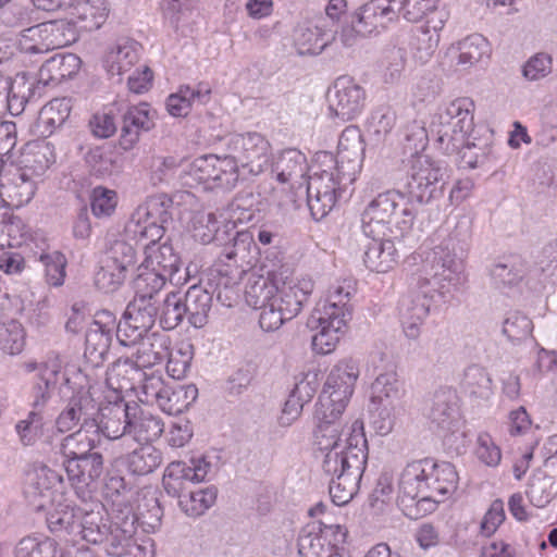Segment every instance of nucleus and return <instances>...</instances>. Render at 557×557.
Returning a JSON list of instances; mask_svg holds the SVG:
<instances>
[{
  "mask_svg": "<svg viewBox=\"0 0 557 557\" xmlns=\"http://www.w3.org/2000/svg\"><path fill=\"white\" fill-rule=\"evenodd\" d=\"M159 320V305L156 299L134 297L127 305L123 319L116 325V337L123 344L127 345L125 338L134 335V339L141 337L148 333Z\"/></svg>",
  "mask_w": 557,
  "mask_h": 557,
  "instance_id": "f8f14e48",
  "label": "nucleus"
},
{
  "mask_svg": "<svg viewBox=\"0 0 557 557\" xmlns=\"http://www.w3.org/2000/svg\"><path fill=\"white\" fill-rule=\"evenodd\" d=\"M463 387L471 396L487 399L492 394V380L484 368L472 364L465 371Z\"/></svg>",
  "mask_w": 557,
  "mask_h": 557,
  "instance_id": "5fc2aeb1",
  "label": "nucleus"
},
{
  "mask_svg": "<svg viewBox=\"0 0 557 557\" xmlns=\"http://www.w3.org/2000/svg\"><path fill=\"white\" fill-rule=\"evenodd\" d=\"M426 418L431 428L438 432H450L458 422V395L450 387L436 389L426 406Z\"/></svg>",
  "mask_w": 557,
  "mask_h": 557,
  "instance_id": "a211bd4d",
  "label": "nucleus"
},
{
  "mask_svg": "<svg viewBox=\"0 0 557 557\" xmlns=\"http://www.w3.org/2000/svg\"><path fill=\"white\" fill-rule=\"evenodd\" d=\"M363 262L366 267L376 273H386L397 264V249L388 235H364Z\"/></svg>",
  "mask_w": 557,
  "mask_h": 557,
  "instance_id": "4be33fe9",
  "label": "nucleus"
},
{
  "mask_svg": "<svg viewBox=\"0 0 557 557\" xmlns=\"http://www.w3.org/2000/svg\"><path fill=\"white\" fill-rule=\"evenodd\" d=\"M527 495L534 506L544 507L557 495V479L537 472L530 480Z\"/></svg>",
  "mask_w": 557,
  "mask_h": 557,
  "instance_id": "603ef678",
  "label": "nucleus"
},
{
  "mask_svg": "<svg viewBox=\"0 0 557 557\" xmlns=\"http://www.w3.org/2000/svg\"><path fill=\"white\" fill-rule=\"evenodd\" d=\"M138 516L129 504L113 500L109 527L135 534Z\"/></svg>",
  "mask_w": 557,
  "mask_h": 557,
  "instance_id": "338daca9",
  "label": "nucleus"
},
{
  "mask_svg": "<svg viewBox=\"0 0 557 557\" xmlns=\"http://www.w3.org/2000/svg\"><path fill=\"white\" fill-rule=\"evenodd\" d=\"M84 159L90 173L97 177L110 176L121 168L113 150L106 145L90 148Z\"/></svg>",
  "mask_w": 557,
  "mask_h": 557,
  "instance_id": "ea45409f",
  "label": "nucleus"
},
{
  "mask_svg": "<svg viewBox=\"0 0 557 557\" xmlns=\"http://www.w3.org/2000/svg\"><path fill=\"white\" fill-rule=\"evenodd\" d=\"M278 287L269 278L258 276L249 280L245 289L246 304L253 309H259L272 302Z\"/></svg>",
  "mask_w": 557,
  "mask_h": 557,
  "instance_id": "3c124183",
  "label": "nucleus"
},
{
  "mask_svg": "<svg viewBox=\"0 0 557 557\" xmlns=\"http://www.w3.org/2000/svg\"><path fill=\"white\" fill-rule=\"evenodd\" d=\"M124 463L132 474L146 475L162 463V453L154 446L145 444L127 454Z\"/></svg>",
  "mask_w": 557,
  "mask_h": 557,
  "instance_id": "4c0bfd02",
  "label": "nucleus"
},
{
  "mask_svg": "<svg viewBox=\"0 0 557 557\" xmlns=\"http://www.w3.org/2000/svg\"><path fill=\"white\" fill-rule=\"evenodd\" d=\"M240 176L242 172L232 154H206L187 164L180 172L178 180L184 187L202 186L205 190L228 191L235 188Z\"/></svg>",
  "mask_w": 557,
  "mask_h": 557,
  "instance_id": "20e7f679",
  "label": "nucleus"
},
{
  "mask_svg": "<svg viewBox=\"0 0 557 557\" xmlns=\"http://www.w3.org/2000/svg\"><path fill=\"white\" fill-rule=\"evenodd\" d=\"M79 528L76 529V534H81L82 539L91 544H99L103 542L104 533L109 524L102 522V517L99 512H86L78 521Z\"/></svg>",
  "mask_w": 557,
  "mask_h": 557,
  "instance_id": "e2e57ef3",
  "label": "nucleus"
},
{
  "mask_svg": "<svg viewBox=\"0 0 557 557\" xmlns=\"http://www.w3.org/2000/svg\"><path fill=\"white\" fill-rule=\"evenodd\" d=\"M413 280L418 289L403 300L401 310L405 319L420 322H423L432 310L447 301L450 286H457L449 284L444 274H437L436 276L426 274L423 262Z\"/></svg>",
  "mask_w": 557,
  "mask_h": 557,
  "instance_id": "423d86ee",
  "label": "nucleus"
},
{
  "mask_svg": "<svg viewBox=\"0 0 557 557\" xmlns=\"http://www.w3.org/2000/svg\"><path fill=\"white\" fill-rule=\"evenodd\" d=\"M315 444L321 451H325V456L331 453L344 456L346 451V445L341 446V433L339 424H317L314 432Z\"/></svg>",
  "mask_w": 557,
  "mask_h": 557,
  "instance_id": "0e129e2a",
  "label": "nucleus"
},
{
  "mask_svg": "<svg viewBox=\"0 0 557 557\" xmlns=\"http://www.w3.org/2000/svg\"><path fill=\"white\" fill-rule=\"evenodd\" d=\"M336 311L332 309L329 314L323 313L321 309L317 308L308 319L307 325L310 329H320V331L312 336V347L318 354L326 355L333 351L338 343L343 329L346 326L348 319L345 314L334 315Z\"/></svg>",
  "mask_w": 557,
  "mask_h": 557,
  "instance_id": "f3484780",
  "label": "nucleus"
},
{
  "mask_svg": "<svg viewBox=\"0 0 557 557\" xmlns=\"http://www.w3.org/2000/svg\"><path fill=\"white\" fill-rule=\"evenodd\" d=\"M335 38L321 27L310 24L298 25L293 35L294 46L300 55L320 54Z\"/></svg>",
  "mask_w": 557,
  "mask_h": 557,
  "instance_id": "c756f323",
  "label": "nucleus"
},
{
  "mask_svg": "<svg viewBox=\"0 0 557 557\" xmlns=\"http://www.w3.org/2000/svg\"><path fill=\"white\" fill-rule=\"evenodd\" d=\"M445 171L428 156L412 158L406 174L398 183V189L408 197L409 203H429L444 194Z\"/></svg>",
  "mask_w": 557,
  "mask_h": 557,
  "instance_id": "39448f33",
  "label": "nucleus"
},
{
  "mask_svg": "<svg viewBox=\"0 0 557 557\" xmlns=\"http://www.w3.org/2000/svg\"><path fill=\"white\" fill-rule=\"evenodd\" d=\"M216 496L215 486L198 488L180 495L178 505L188 517L198 518L215 504Z\"/></svg>",
  "mask_w": 557,
  "mask_h": 557,
  "instance_id": "a19ab883",
  "label": "nucleus"
},
{
  "mask_svg": "<svg viewBox=\"0 0 557 557\" xmlns=\"http://www.w3.org/2000/svg\"><path fill=\"white\" fill-rule=\"evenodd\" d=\"M212 293L201 285H193L182 295L187 322L196 327H203L208 323L212 307Z\"/></svg>",
  "mask_w": 557,
  "mask_h": 557,
  "instance_id": "c85d7f7f",
  "label": "nucleus"
},
{
  "mask_svg": "<svg viewBox=\"0 0 557 557\" xmlns=\"http://www.w3.org/2000/svg\"><path fill=\"white\" fill-rule=\"evenodd\" d=\"M82 61L74 53H57L46 60L38 72L37 84L33 83V88L42 90L49 85H59L65 79L73 78L79 71Z\"/></svg>",
  "mask_w": 557,
  "mask_h": 557,
  "instance_id": "aec40b11",
  "label": "nucleus"
},
{
  "mask_svg": "<svg viewBox=\"0 0 557 557\" xmlns=\"http://www.w3.org/2000/svg\"><path fill=\"white\" fill-rule=\"evenodd\" d=\"M311 292L312 283L310 281H302L298 284L284 283L282 287H278L272 301H275L277 308L289 321L301 311Z\"/></svg>",
  "mask_w": 557,
  "mask_h": 557,
  "instance_id": "2f4dec72",
  "label": "nucleus"
},
{
  "mask_svg": "<svg viewBox=\"0 0 557 557\" xmlns=\"http://www.w3.org/2000/svg\"><path fill=\"white\" fill-rule=\"evenodd\" d=\"M131 424L128 425V435H132L137 442H153L158 440L163 431L164 423L159 416L143 409L138 404H131Z\"/></svg>",
  "mask_w": 557,
  "mask_h": 557,
  "instance_id": "cd10ccee",
  "label": "nucleus"
},
{
  "mask_svg": "<svg viewBox=\"0 0 557 557\" xmlns=\"http://www.w3.org/2000/svg\"><path fill=\"white\" fill-rule=\"evenodd\" d=\"M44 90L33 88L26 73H17L14 78L0 75V120L5 112L13 116L23 113L26 103L41 97Z\"/></svg>",
  "mask_w": 557,
  "mask_h": 557,
  "instance_id": "2eb2a0df",
  "label": "nucleus"
},
{
  "mask_svg": "<svg viewBox=\"0 0 557 557\" xmlns=\"http://www.w3.org/2000/svg\"><path fill=\"white\" fill-rule=\"evenodd\" d=\"M298 554L300 557H325L324 550L331 549V543L314 527L307 525L298 536Z\"/></svg>",
  "mask_w": 557,
  "mask_h": 557,
  "instance_id": "052dcab7",
  "label": "nucleus"
},
{
  "mask_svg": "<svg viewBox=\"0 0 557 557\" xmlns=\"http://www.w3.org/2000/svg\"><path fill=\"white\" fill-rule=\"evenodd\" d=\"M227 145L243 178L246 175L257 176L269 168L271 146L261 134L256 132L235 134L231 136Z\"/></svg>",
  "mask_w": 557,
  "mask_h": 557,
  "instance_id": "1a4fd4ad",
  "label": "nucleus"
},
{
  "mask_svg": "<svg viewBox=\"0 0 557 557\" xmlns=\"http://www.w3.org/2000/svg\"><path fill=\"white\" fill-rule=\"evenodd\" d=\"M428 471L429 492L446 499L457 488L458 473L450 462H435L431 459Z\"/></svg>",
  "mask_w": 557,
  "mask_h": 557,
  "instance_id": "f704fd0d",
  "label": "nucleus"
},
{
  "mask_svg": "<svg viewBox=\"0 0 557 557\" xmlns=\"http://www.w3.org/2000/svg\"><path fill=\"white\" fill-rule=\"evenodd\" d=\"M137 271L138 273L133 280L135 296L154 299L169 278L145 262L138 267Z\"/></svg>",
  "mask_w": 557,
  "mask_h": 557,
  "instance_id": "37998d69",
  "label": "nucleus"
},
{
  "mask_svg": "<svg viewBox=\"0 0 557 557\" xmlns=\"http://www.w3.org/2000/svg\"><path fill=\"white\" fill-rule=\"evenodd\" d=\"M59 376H52L50 371H46L40 381H34L29 392V412H38L46 416L47 407L51 400L52 393L58 384Z\"/></svg>",
  "mask_w": 557,
  "mask_h": 557,
  "instance_id": "de8ad7c7",
  "label": "nucleus"
},
{
  "mask_svg": "<svg viewBox=\"0 0 557 557\" xmlns=\"http://www.w3.org/2000/svg\"><path fill=\"white\" fill-rule=\"evenodd\" d=\"M67 12L79 29L92 32L102 26L109 10L106 0H71Z\"/></svg>",
  "mask_w": 557,
  "mask_h": 557,
  "instance_id": "bb28decb",
  "label": "nucleus"
},
{
  "mask_svg": "<svg viewBox=\"0 0 557 557\" xmlns=\"http://www.w3.org/2000/svg\"><path fill=\"white\" fill-rule=\"evenodd\" d=\"M91 430L79 429L66 435L59 445L63 461L76 460L96 448L95 440L88 436Z\"/></svg>",
  "mask_w": 557,
  "mask_h": 557,
  "instance_id": "09e8293b",
  "label": "nucleus"
},
{
  "mask_svg": "<svg viewBox=\"0 0 557 557\" xmlns=\"http://www.w3.org/2000/svg\"><path fill=\"white\" fill-rule=\"evenodd\" d=\"M164 232L165 226L147 216H139L137 220L132 218L125 227L126 236L140 245L146 253L154 248L157 242L163 237Z\"/></svg>",
  "mask_w": 557,
  "mask_h": 557,
  "instance_id": "473e14b6",
  "label": "nucleus"
},
{
  "mask_svg": "<svg viewBox=\"0 0 557 557\" xmlns=\"http://www.w3.org/2000/svg\"><path fill=\"white\" fill-rule=\"evenodd\" d=\"M25 334L17 322L0 324V350L8 355H17L24 349Z\"/></svg>",
  "mask_w": 557,
  "mask_h": 557,
  "instance_id": "774afa93",
  "label": "nucleus"
},
{
  "mask_svg": "<svg viewBox=\"0 0 557 557\" xmlns=\"http://www.w3.org/2000/svg\"><path fill=\"white\" fill-rule=\"evenodd\" d=\"M146 255L145 263L164 274L170 282L175 280V275L181 269L182 260L171 244L164 243L159 245Z\"/></svg>",
  "mask_w": 557,
  "mask_h": 557,
  "instance_id": "c9c22d12",
  "label": "nucleus"
},
{
  "mask_svg": "<svg viewBox=\"0 0 557 557\" xmlns=\"http://www.w3.org/2000/svg\"><path fill=\"white\" fill-rule=\"evenodd\" d=\"M136 248L124 239L114 240L107 250L106 262L127 273L136 263Z\"/></svg>",
  "mask_w": 557,
  "mask_h": 557,
  "instance_id": "13d9d810",
  "label": "nucleus"
},
{
  "mask_svg": "<svg viewBox=\"0 0 557 557\" xmlns=\"http://www.w3.org/2000/svg\"><path fill=\"white\" fill-rule=\"evenodd\" d=\"M79 518L73 507L59 505L53 511L48 513L47 523L53 533L66 532L69 534H76V529L79 528Z\"/></svg>",
  "mask_w": 557,
  "mask_h": 557,
  "instance_id": "bf43d9fd",
  "label": "nucleus"
},
{
  "mask_svg": "<svg viewBox=\"0 0 557 557\" xmlns=\"http://www.w3.org/2000/svg\"><path fill=\"white\" fill-rule=\"evenodd\" d=\"M62 463L73 484L87 487L100 480L106 469L103 456L96 448L76 460Z\"/></svg>",
  "mask_w": 557,
  "mask_h": 557,
  "instance_id": "393cba45",
  "label": "nucleus"
},
{
  "mask_svg": "<svg viewBox=\"0 0 557 557\" xmlns=\"http://www.w3.org/2000/svg\"><path fill=\"white\" fill-rule=\"evenodd\" d=\"M71 99L55 98L46 104L39 114V126L45 129L41 131L42 136H50L54 129L61 127L71 114Z\"/></svg>",
  "mask_w": 557,
  "mask_h": 557,
  "instance_id": "58836bf2",
  "label": "nucleus"
},
{
  "mask_svg": "<svg viewBox=\"0 0 557 557\" xmlns=\"http://www.w3.org/2000/svg\"><path fill=\"white\" fill-rule=\"evenodd\" d=\"M45 417L38 412H28L26 418L15 424V431L23 446H33L44 433Z\"/></svg>",
  "mask_w": 557,
  "mask_h": 557,
  "instance_id": "69168bd1",
  "label": "nucleus"
},
{
  "mask_svg": "<svg viewBox=\"0 0 557 557\" xmlns=\"http://www.w3.org/2000/svg\"><path fill=\"white\" fill-rule=\"evenodd\" d=\"M211 90L201 88L193 89L189 86L181 87L175 94L166 99L168 112L173 116H186L193 103L206 104L210 99Z\"/></svg>",
  "mask_w": 557,
  "mask_h": 557,
  "instance_id": "e433bc0d",
  "label": "nucleus"
},
{
  "mask_svg": "<svg viewBox=\"0 0 557 557\" xmlns=\"http://www.w3.org/2000/svg\"><path fill=\"white\" fill-rule=\"evenodd\" d=\"M488 55L487 40L482 35L473 34L458 44L457 65L467 70L479 63L483 58H488Z\"/></svg>",
  "mask_w": 557,
  "mask_h": 557,
  "instance_id": "a18cd8bd",
  "label": "nucleus"
},
{
  "mask_svg": "<svg viewBox=\"0 0 557 557\" xmlns=\"http://www.w3.org/2000/svg\"><path fill=\"white\" fill-rule=\"evenodd\" d=\"M372 401L392 406L404 395L403 383L395 372L380 374L371 385Z\"/></svg>",
  "mask_w": 557,
  "mask_h": 557,
  "instance_id": "79ce46f5",
  "label": "nucleus"
},
{
  "mask_svg": "<svg viewBox=\"0 0 557 557\" xmlns=\"http://www.w3.org/2000/svg\"><path fill=\"white\" fill-rule=\"evenodd\" d=\"M344 456L331 453L324 456L323 471L347 487L346 492L358 493L367 467L369 448L363 422L355 420L349 428Z\"/></svg>",
  "mask_w": 557,
  "mask_h": 557,
  "instance_id": "7ed1b4c3",
  "label": "nucleus"
},
{
  "mask_svg": "<svg viewBox=\"0 0 557 557\" xmlns=\"http://www.w3.org/2000/svg\"><path fill=\"white\" fill-rule=\"evenodd\" d=\"M154 127L153 117L147 103L128 107L123 114L119 147L128 151L139 140L141 131H150Z\"/></svg>",
  "mask_w": 557,
  "mask_h": 557,
  "instance_id": "b1692460",
  "label": "nucleus"
},
{
  "mask_svg": "<svg viewBox=\"0 0 557 557\" xmlns=\"http://www.w3.org/2000/svg\"><path fill=\"white\" fill-rule=\"evenodd\" d=\"M27 478V493L34 496H45L60 480L59 474L45 465L34 467Z\"/></svg>",
  "mask_w": 557,
  "mask_h": 557,
  "instance_id": "680f3d73",
  "label": "nucleus"
},
{
  "mask_svg": "<svg viewBox=\"0 0 557 557\" xmlns=\"http://www.w3.org/2000/svg\"><path fill=\"white\" fill-rule=\"evenodd\" d=\"M145 372L133 360L125 358L112 363L107 371V384L116 392H128L137 388L143 382Z\"/></svg>",
  "mask_w": 557,
  "mask_h": 557,
  "instance_id": "7c9ffc66",
  "label": "nucleus"
},
{
  "mask_svg": "<svg viewBox=\"0 0 557 557\" xmlns=\"http://www.w3.org/2000/svg\"><path fill=\"white\" fill-rule=\"evenodd\" d=\"M417 218V211L399 189L379 193L362 213L364 235H388L403 237L409 232Z\"/></svg>",
  "mask_w": 557,
  "mask_h": 557,
  "instance_id": "f257e3e1",
  "label": "nucleus"
},
{
  "mask_svg": "<svg viewBox=\"0 0 557 557\" xmlns=\"http://www.w3.org/2000/svg\"><path fill=\"white\" fill-rule=\"evenodd\" d=\"M394 21L393 9L383 8L376 0H372L347 13L341 27L339 39L345 47H354L361 39L376 30L379 26Z\"/></svg>",
  "mask_w": 557,
  "mask_h": 557,
  "instance_id": "6e6552de",
  "label": "nucleus"
},
{
  "mask_svg": "<svg viewBox=\"0 0 557 557\" xmlns=\"http://www.w3.org/2000/svg\"><path fill=\"white\" fill-rule=\"evenodd\" d=\"M38 261L44 267L46 283L49 286L60 287L64 284L67 260L61 251L41 252Z\"/></svg>",
  "mask_w": 557,
  "mask_h": 557,
  "instance_id": "864d4df0",
  "label": "nucleus"
},
{
  "mask_svg": "<svg viewBox=\"0 0 557 557\" xmlns=\"http://www.w3.org/2000/svg\"><path fill=\"white\" fill-rule=\"evenodd\" d=\"M523 275V267L516 258L503 259L490 268V276L499 289L518 285Z\"/></svg>",
  "mask_w": 557,
  "mask_h": 557,
  "instance_id": "49530a36",
  "label": "nucleus"
},
{
  "mask_svg": "<svg viewBox=\"0 0 557 557\" xmlns=\"http://www.w3.org/2000/svg\"><path fill=\"white\" fill-rule=\"evenodd\" d=\"M58 544L50 539L26 536L15 546V557H58Z\"/></svg>",
  "mask_w": 557,
  "mask_h": 557,
  "instance_id": "4d7b16f0",
  "label": "nucleus"
},
{
  "mask_svg": "<svg viewBox=\"0 0 557 557\" xmlns=\"http://www.w3.org/2000/svg\"><path fill=\"white\" fill-rule=\"evenodd\" d=\"M329 110L342 121L358 116L364 107L366 92L348 76L338 77L327 91Z\"/></svg>",
  "mask_w": 557,
  "mask_h": 557,
  "instance_id": "ddd939ff",
  "label": "nucleus"
},
{
  "mask_svg": "<svg viewBox=\"0 0 557 557\" xmlns=\"http://www.w3.org/2000/svg\"><path fill=\"white\" fill-rule=\"evenodd\" d=\"M186 319V311L180 292L169 293L159 306V324L165 331L176 329Z\"/></svg>",
  "mask_w": 557,
  "mask_h": 557,
  "instance_id": "8fccbe9b",
  "label": "nucleus"
},
{
  "mask_svg": "<svg viewBox=\"0 0 557 557\" xmlns=\"http://www.w3.org/2000/svg\"><path fill=\"white\" fill-rule=\"evenodd\" d=\"M44 29L51 50L70 46L78 39V27L72 17L44 22Z\"/></svg>",
  "mask_w": 557,
  "mask_h": 557,
  "instance_id": "c03bdc74",
  "label": "nucleus"
},
{
  "mask_svg": "<svg viewBox=\"0 0 557 557\" xmlns=\"http://www.w3.org/2000/svg\"><path fill=\"white\" fill-rule=\"evenodd\" d=\"M116 331L115 317L110 311L97 314L85 336L84 356L92 367L101 366L110 350L112 334Z\"/></svg>",
  "mask_w": 557,
  "mask_h": 557,
  "instance_id": "4468645a",
  "label": "nucleus"
},
{
  "mask_svg": "<svg viewBox=\"0 0 557 557\" xmlns=\"http://www.w3.org/2000/svg\"><path fill=\"white\" fill-rule=\"evenodd\" d=\"M141 46L131 38H120L108 48L102 64L111 77L116 76L121 81V76L128 72L139 60V50Z\"/></svg>",
  "mask_w": 557,
  "mask_h": 557,
  "instance_id": "5701e85b",
  "label": "nucleus"
},
{
  "mask_svg": "<svg viewBox=\"0 0 557 557\" xmlns=\"http://www.w3.org/2000/svg\"><path fill=\"white\" fill-rule=\"evenodd\" d=\"M96 410L97 404L89 391L81 385L66 408L57 418V429L65 433L79 424V429L92 430L96 425Z\"/></svg>",
  "mask_w": 557,
  "mask_h": 557,
  "instance_id": "dca6fc26",
  "label": "nucleus"
},
{
  "mask_svg": "<svg viewBox=\"0 0 557 557\" xmlns=\"http://www.w3.org/2000/svg\"><path fill=\"white\" fill-rule=\"evenodd\" d=\"M474 102L471 98L460 97L450 101L437 115L438 143L446 153L457 151L474 127Z\"/></svg>",
  "mask_w": 557,
  "mask_h": 557,
  "instance_id": "0eeeda50",
  "label": "nucleus"
},
{
  "mask_svg": "<svg viewBox=\"0 0 557 557\" xmlns=\"http://www.w3.org/2000/svg\"><path fill=\"white\" fill-rule=\"evenodd\" d=\"M273 172L281 183L297 182L307 172V159L298 149H285L273 164Z\"/></svg>",
  "mask_w": 557,
  "mask_h": 557,
  "instance_id": "72a5a7b5",
  "label": "nucleus"
},
{
  "mask_svg": "<svg viewBox=\"0 0 557 557\" xmlns=\"http://www.w3.org/2000/svg\"><path fill=\"white\" fill-rule=\"evenodd\" d=\"M533 323L519 310L509 311L503 322V334L512 343H521L531 336Z\"/></svg>",
  "mask_w": 557,
  "mask_h": 557,
  "instance_id": "6e6d98bb",
  "label": "nucleus"
},
{
  "mask_svg": "<svg viewBox=\"0 0 557 557\" xmlns=\"http://www.w3.org/2000/svg\"><path fill=\"white\" fill-rule=\"evenodd\" d=\"M431 468V459L429 458L412 461L405 467L398 483L401 504L413 502L417 496L429 492L426 470Z\"/></svg>",
  "mask_w": 557,
  "mask_h": 557,
  "instance_id": "a878e982",
  "label": "nucleus"
},
{
  "mask_svg": "<svg viewBox=\"0 0 557 557\" xmlns=\"http://www.w3.org/2000/svg\"><path fill=\"white\" fill-rule=\"evenodd\" d=\"M359 376V366L352 358L338 361L327 375L321 392V408L332 406L335 403L336 413L344 412Z\"/></svg>",
  "mask_w": 557,
  "mask_h": 557,
  "instance_id": "9d476101",
  "label": "nucleus"
},
{
  "mask_svg": "<svg viewBox=\"0 0 557 557\" xmlns=\"http://www.w3.org/2000/svg\"><path fill=\"white\" fill-rule=\"evenodd\" d=\"M349 138L356 139L358 144L360 143L361 135L357 127H347L342 133L338 144L339 151L336 157H334L332 152L326 151L318 153L320 158H323V163L332 164V168H330L329 171L335 173L337 184H339L344 189L348 184H351L355 181V176L359 168L358 158L349 159L348 156L345 154V150H347L345 140H348Z\"/></svg>",
  "mask_w": 557,
  "mask_h": 557,
  "instance_id": "412c9836",
  "label": "nucleus"
},
{
  "mask_svg": "<svg viewBox=\"0 0 557 557\" xmlns=\"http://www.w3.org/2000/svg\"><path fill=\"white\" fill-rule=\"evenodd\" d=\"M344 191L334 172L324 169L310 175L307 181V203L312 218L320 221L326 216Z\"/></svg>",
  "mask_w": 557,
  "mask_h": 557,
  "instance_id": "9b49d317",
  "label": "nucleus"
},
{
  "mask_svg": "<svg viewBox=\"0 0 557 557\" xmlns=\"http://www.w3.org/2000/svg\"><path fill=\"white\" fill-rule=\"evenodd\" d=\"M472 218L468 214L457 216L451 228L447 223V235L423 259L426 274H444L449 284L461 283L463 258L472 236Z\"/></svg>",
  "mask_w": 557,
  "mask_h": 557,
  "instance_id": "f03ea898",
  "label": "nucleus"
},
{
  "mask_svg": "<svg viewBox=\"0 0 557 557\" xmlns=\"http://www.w3.org/2000/svg\"><path fill=\"white\" fill-rule=\"evenodd\" d=\"M131 404L124 399H119L97 407L94 433H101L110 440L128 435L127 424H131Z\"/></svg>",
  "mask_w": 557,
  "mask_h": 557,
  "instance_id": "6ab92c4d",
  "label": "nucleus"
}]
</instances>
